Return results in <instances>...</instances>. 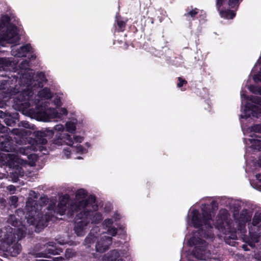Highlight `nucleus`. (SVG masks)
Instances as JSON below:
<instances>
[{"instance_id": "obj_27", "label": "nucleus", "mask_w": 261, "mask_h": 261, "mask_svg": "<svg viewBox=\"0 0 261 261\" xmlns=\"http://www.w3.org/2000/svg\"><path fill=\"white\" fill-rule=\"evenodd\" d=\"M251 130L255 133H261V123L253 125L251 127Z\"/></svg>"}, {"instance_id": "obj_40", "label": "nucleus", "mask_w": 261, "mask_h": 261, "mask_svg": "<svg viewBox=\"0 0 261 261\" xmlns=\"http://www.w3.org/2000/svg\"><path fill=\"white\" fill-rule=\"evenodd\" d=\"M56 259L58 260V261H62V260H63V258L61 257V258H57Z\"/></svg>"}, {"instance_id": "obj_20", "label": "nucleus", "mask_w": 261, "mask_h": 261, "mask_svg": "<svg viewBox=\"0 0 261 261\" xmlns=\"http://www.w3.org/2000/svg\"><path fill=\"white\" fill-rule=\"evenodd\" d=\"M24 175V171L22 167H18L14 169L12 172V179L13 182H17L19 177H22Z\"/></svg>"}, {"instance_id": "obj_30", "label": "nucleus", "mask_w": 261, "mask_h": 261, "mask_svg": "<svg viewBox=\"0 0 261 261\" xmlns=\"http://www.w3.org/2000/svg\"><path fill=\"white\" fill-rule=\"evenodd\" d=\"M179 82L177 84V87L180 88L183 86L184 84H186L187 82L186 80H183L181 77H179L178 78Z\"/></svg>"}, {"instance_id": "obj_45", "label": "nucleus", "mask_w": 261, "mask_h": 261, "mask_svg": "<svg viewBox=\"0 0 261 261\" xmlns=\"http://www.w3.org/2000/svg\"><path fill=\"white\" fill-rule=\"evenodd\" d=\"M118 261H123L122 259H119Z\"/></svg>"}, {"instance_id": "obj_9", "label": "nucleus", "mask_w": 261, "mask_h": 261, "mask_svg": "<svg viewBox=\"0 0 261 261\" xmlns=\"http://www.w3.org/2000/svg\"><path fill=\"white\" fill-rule=\"evenodd\" d=\"M252 225L249 228L250 240L248 244L252 248L255 247V243L259 242L261 230V212L255 213L252 219Z\"/></svg>"}, {"instance_id": "obj_31", "label": "nucleus", "mask_w": 261, "mask_h": 261, "mask_svg": "<svg viewBox=\"0 0 261 261\" xmlns=\"http://www.w3.org/2000/svg\"><path fill=\"white\" fill-rule=\"evenodd\" d=\"M7 190L10 192V194H13L16 190L15 187L13 185H10L7 187Z\"/></svg>"}, {"instance_id": "obj_39", "label": "nucleus", "mask_w": 261, "mask_h": 261, "mask_svg": "<svg viewBox=\"0 0 261 261\" xmlns=\"http://www.w3.org/2000/svg\"><path fill=\"white\" fill-rule=\"evenodd\" d=\"M58 243L61 245H63L65 244V242L63 241L62 242H58Z\"/></svg>"}, {"instance_id": "obj_23", "label": "nucleus", "mask_w": 261, "mask_h": 261, "mask_svg": "<svg viewBox=\"0 0 261 261\" xmlns=\"http://www.w3.org/2000/svg\"><path fill=\"white\" fill-rule=\"evenodd\" d=\"M66 130L71 133H74L76 129V123L70 121L66 123Z\"/></svg>"}, {"instance_id": "obj_7", "label": "nucleus", "mask_w": 261, "mask_h": 261, "mask_svg": "<svg viewBox=\"0 0 261 261\" xmlns=\"http://www.w3.org/2000/svg\"><path fill=\"white\" fill-rule=\"evenodd\" d=\"M95 197L91 195L88 200L86 201H81L78 204H74L71 206V212H69V217L74 215V213L82 211L84 215H90L89 216V220L91 223H99L102 219V215L99 212H96L98 210V205L95 203Z\"/></svg>"}, {"instance_id": "obj_1", "label": "nucleus", "mask_w": 261, "mask_h": 261, "mask_svg": "<svg viewBox=\"0 0 261 261\" xmlns=\"http://www.w3.org/2000/svg\"><path fill=\"white\" fill-rule=\"evenodd\" d=\"M206 205H202V219L199 211L193 210L192 212V218L190 225H193L195 228H198L197 234L190 239L188 243L190 246H194V249L192 251L193 255L200 260H206L208 258L211 253L207 249V244L205 241L199 237L197 235L203 237L207 239H213L214 234L212 229L213 225H215L220 232L225 235V242L231 245L234 246L235 240L237 239V230L234 227V223L238 227V230L241 233H245L246 230L245 223L250 220V216L247 210L242 211L240 214L239 222H233L229 219V214L225 209H221L219 211L217 217L216 222L214 223L212 219V213L207 212L205 208Z\"/></svg>"}, {"instance_id": "obj_25", "label": "nucleus", "mask_w": 261, "mask_h": 261, "mask_svg": "<svg viewBox=\"0 0 261 261\" xmlns=\"http://www.w3.org/2000/svg\"><path fill=\"white\" fill-rule=\"evenodd\" d=\"M73 149L76 151L77 152L79 153H86L87 150L86 149L84 148L83 146H82L81 145L77 144L75 147H73Z\"/></svg>"}, {"instance_id": "obj_46", "label": "nucleus", "mask_w": 261, "mask_h": 261, "mask_svg": "<svg viewBox=\"0 0 261 261\" xmlns=\"http://www.w3.org/2000/svg\"><path fill=\"white\" fill-rule=\"evenodd\" d=\"M35 197L36 198H37V195H36L35 196Z\"/></svg>"}, {"instance_id": "obj_2", "label": "nucleus", "mask_w": 261, "mask_h": 261, "mask_svg": "<svg viewBox=\"0 0 261 261\" xmlns=\"http://www.w3.org/2000/svg\"><path fill=\"white\" fill-rule=\"evenodd\" d=\"M34 76L33 72L31 76L27 79L18 95L14 98L16 102L24 108L34 106L37 116L41 121L48 122L53 119L56 121L62 119L63 115L67 114V111L65 108L57 110L48 107L47 101L52 97L49 89L45 88L40 91L37 95H34V91L42 86L43 83L46 81L44 73L42 72H38L35 79Z\"/></svg>"}, {"instance_id": "obj_32", "label": "nucleus", "mask_w": 261, "mask_h": 261, "mask_svg": "<svg viewBox=\"0 0 261 261\" xmlns=\"http://www.w3.org/2000/svg\"><path fill=\"white\" fill-rule=\"evenodd\" d=\"M20 124H21V126L27 128H31V125L27 121H21Z\"/></svg>"}, {"instance_id": "obj_22", "label": "nucleus", "mask_w": 261, "mask_h": 261, "mask_svg": "<svg viewBox=\"0 0 261 261\" xmlns=\"http://www.w3.org/2000/svg\"><path fill=\"white\" fill-rule=\"evenodd\" d=\"M219 13L222 17L227 19H232L236 16V13L230 10H220Z\"/></svg>"}, {"instance_id": "obj_44", "label": "nucleus", "mask_w": 261, "mask_h": 261, "mask_svg": "<svg viewBox=\"0 0 261 261\" xmlns=\"http://www.w3.org/2000/svg\"><path fill=\"white\" fill-rule=\"evenodd\" d=\"M75 159H81L82 158L81 157H77V158H75Z\"/></svg>"}, {"instance_id": "obj_5", "label": "nucleus", "mask_w": 261, "mask_h": 261, "mask_svg": "<svg viewBox=\"0 0 261 261\" xmlns=\"http://www.w3.org/2000/svg\"><path fill=\"white\" fill-rule=\"evenodd\" d=\"M24 215L22 209H18L15 214L10 215L7 220L9 226L0 228V249L3 250L12 256H16L21 250V246L18 241L24 237L26 227L20 220Z\"/></svg>"}, {"instance_id": "obj_15", "label": "nucleus", "mask_w": 261, "mask_h": 261, "mask_svg": "<svg viewBox=\"0 0 261 261\" xmlns=\"http://www.w3.org/2000/svg\"><path fill=\"white\" fill-rule=\"evenodd\" d=\"M251 138L244 139V142L247 146L257 150H261V136L259 135H250Z\"/></svg>"}, {"instance_id": "obj_6", "label": "nucleus", "mask_w": 261, "mask_h": 261, "mask_svg": "<svg viewBox=\"0 0 261 261\" xmlns=\"http://www.w3.org/2000/svg\"><path fill=\"white\" fill-rule=\"evenodd\" d=\"M17 61L9 58L0 59V75L5 76L6 74L2 73L3 71H18L20 75L18 80V85L14 87L11 86L13 83L17 82V77L15 75H12L13 80H4L0 81V94L7 97L12 95H18L20 92L23 86L27 82V79L31 76L33 73V70L31 69L29 62L28 60L23 61L19 65V69H16V63Z\"/></svg>"}, {"instance_id": "obj_47", "label": "nucleus", "mask_w": 261, "mask_h": 261, "mask_svg": "<svg viewBox=\"0 0 261 261\" xmlns=\"http://www.w3.org/2000/svg\"><path fill=\"white\" fill-rule=\"evenodd\" d=\"M32 193H33L34 194H36V193L34 192H32Z\"/></svg>"}, {"instance_id": "obj_26", "label": "nucleus", "mask_w": 261, "mask_h": 261, "mask_svg": "<svg viewBox=\"0 0 261 261\" xmlns=\"http://www.w3.org/2000/svg\"><path fill=\"white\" fill-rule=\"evenodd\" d=\"M227 0H216V7L217 10L219 11L221 7L225 3Z\"/></svg>"}, {"instance_id": "obj_24", "label": "nucleus", "mask_w": 261, "mask_h": 261, "mask_svg": "<svg viewBox=\"0 0 261 261\" xmlns=\"http://www.w3.org/2000/svg\"><path fill=\"white\" fill-rule=\"evenodd\" d=\"M76 256V252L72 249H66L65 256L67 259H70Z\"/></svg>"}, {"instance_id": "obj_13", "label": "nucleus", "mask_w": 261, "mask_h": 261, "mask_svg": "<svg viewBox=\"0 0 261 261\" xmlns=\"http://www.w3.org/2000/svg\"><path fill=\"white\" fill-rule=\"evenodd\" d=\"M45 250L38 253L37 257H47L49 255H56L60 254L62 251V249L57 248L56 246V243L54 242H49L44 245Z\"/></svg>"}, {"instance_id": "obj_4", "label": "nucleus", "mask_w": 261, "mask_h": 261, "mask_svg": "<svg viewBox=\"0 0 261 261\" xmlns=\"http://www.w3.org/2000/svg\"><path fill=\"white\" fill-rule=\"evenodd\" d=\"M54 135L53 130L46 129L44 131H38L35 133V138L31 144L24 147L14 148L13 144L12 137L5 134L2 135L0 138V149L6 152H12L14 151L16 153H8L7 161L11 165L17 166L18 164L23 165L29 159L32 150H42L43 145L47 143L46 138H50Z\"/></svg>"}, {"instance_id": "obj_12", "label": "nucleus", "mask_w": 261, "mask_h": 261, "mask_svg": "<svg viewBox=\"0 0 261 261\" xmlns=\"http://www.w3.org/2000/svg\"><path fill=\"white\" fill-rule=\"evenodd\" d=\"M97 240L95 245L96 251L98 252L103 253L107 251L112 243V238L106 236V232H103L99 237H97Z\"/></svg>"}, {"instance_id": "obj_29", "label": "nucleus", "mask_w": 261, "mask_h": 261, "mask_svg": "<svg viewBox=\"0 0 261 261\" xmlns=\"http://www.w3.org/2000/svg\"><path fill=\"white\" fill-rule=\"evenodd\" d=\"M10 200L11 201V204L15 206L18 201V197L16 196H12L10 197Z\"/></svg>"}, {"instance_id": "obj_42", "label": "nucleus", "mask_w": 261, "mask_h": 261, "mask_svg": "<svg viewBox=\"0 0 261 261\" xmlns=\"http://www.w3.org/2000/svg\"><path fill=\"white\" fill-rule=\"evenodd\" d=\"M35 58H36V57H35L34 55H31V58L35 59Z\"/></svg>"}, {"instance_id": "obj_3", "label": "nucleus", "mask_w": 261, "mask_h": 261, "mask_svg": "<svg viewBox=\"0 0 261 261\" xmlns=\"http://www.w3.org/2000/svg\"><path fill=\"white\" fill-rule=\"evenodd\" d=\"M87 195V192L83 189L78 190L75 194L76 201L72 203L68 207L67 204L68 202L70 196L68 194H65L60 197L59 202L56 207L55 202H53L49 204L47 207L48 212L43 216L41 210L42 205L40 201H37L31 197H29L26 202L27 213L25 218L27 223L30 225H33L35 227L36 231H39L47 225V222L52 219L53 214L57 213L60 215L65 214L66 211L67 215L69 217L68 213L72 212L71 206L74 204H78L81 201H86L87 199L84 200Z\"/></svg>"}, {"instance_id": "obj_33", "label": "nucleus", "mask_w": 261, "mask_h": 261, "mask_svg": "<svg viewBox=\"0 0 261 261\" xmlns=\"http://www.w3.org/2000/svg\"><path fill=\"white\" fill-rule=\"evenodd\" d=\"M70 152L71 150H69L68 149H64V154L66 155L67 158H69L70 157Z\"/></svg>"}, {"instance_id": "obj_28", "label": "nucleus", "mask_w": 261, "mask_h": 261, "mask_svg": "<svg viewBox=\"0 0 261 261\" xmlns=\"http://www.w3.org/2000/svg\"><path fill=\"white\" fill-rule=\"evenodd\" d=\"M53 102L54 105H56L57 107H60L61 105L60 98L58 96H56L55 97H54Z\"/></svg>"}, {"instance_id": "obj_8", "label": "nucleus", "mask_w": 261, "mask_h": 261, "mask_svg": "<svg viewBox=\"0 0 261 261\" xmlns=\"http://www.w3.org/2000/svg\"><path fill=\"white\" fill-rule=\"evenodd\" d=\"M10 18L7 15L2 16L0 20V45L4 43H14L19 41L20 38L16 27L9 25Z\"/></svg>"}, {"instance_id": "obj_36", "label": "nucleus", "mask_w": 261, "mask_h": 261, "mask_svg": "<svg viewBox=\"0 0 261 261\" xmlns=\"http://www.w3.org/2000/svg\"><path fill=\"white\" fill-rule=\"evenodd\" d=\"M242 248L245 250V251H247V250H249V249L248 248V247H247V245H245V244H243L242 245Z\"/></svg>"}, {"instance_id": "obj_18", "label": "nucleus", "mask_w": 261, "mask_h": 261, "mask_svg": "<svg viewBox=\"0 0 261 261\" xmlns=\"http://www.w3.org/2000/svg\"><path fill=\"white\" fill-rule=\"evenodd\" d=\"M113 223L114 221L112 219H107L103 222V225L107 228V233L114 237L117 233V229L115 227L112 226Z\"/></svg>"}, {"instance_id": "obj_41", "label": "nucleus", "mask_w": 261, "mask_h": 261, "mask_svg": "<svg viewBox=\"0 0 261 261\" xmlns=\"http://www.w3.org/2000/svg\"><path fill=\"white\" fill-rule=\"evenodd\" d=\"M215 204H216V202L215 201H212V203H211V204H212V206H214Z\"/></svg>"}, {"instance_id": "obj_14", "label": "nucleus", "mask_w": 261, "mask_h": 261, "mask_svg": "<svg viewBox=\"0 0 261 261\" xmlns=\"http://www.w3.org/2000/svg\"><path fill=\"white\" fill-rule=\"evenodd\" d=\"M32 48L30 44L24 46L18 47L17 45L12 46L11 54L12 56L17 57H25L28 53H32Z\"/></svg>"}, {"instance_id": "obj_17", "label": "nucleus", "mask_w": 261, "mask_h": 261, "mask_svg": "<svg viewBox=\"0 0 261 261\" xmlns=\"http://www.w3.org/2000/svg\"><path fill=\"white\" fill-rule=\"evenodd\" d=\"M99 231V228L98 227L96 226L93 227L89 235L85 238L84 242V245L89 247L91 244L93 243L94 239L97 237L96 233L97 231Z\"/></svg>"}, {"instance_id": "obj_43", "label": "nucleus", "mask_w": 261, "mask_h": 261, "mask_svg": "<svg viewBox=\"0 0 261 261\" xmlns=\"http://www.w3.org/2000/svg\"><path fill=\"white\" fill-rule=\"evenodd\" d=\"M40 201H42L43 202H44V199H40Z\"/></svg>"}, {"instance_id": "obj_35", "label": "nucleus", "mask_w": 261, "mask_h": 261, "mask_svg": "<svg viewBox=\"0 0 261 261\" xmlns=\"http://www.w3.org/2000/svg\"><path fill=\"white\" fill-rule=\"evenodd\" d=\"M114 218L115 219V220L116 221L117 220H118L120 219V215L116 213L114 215Z\"/></svg>"}, {"instance_id": "obj_16", "label": "nucleus", "mask_w": 261, "mask_h": 261, "mask_svg": "<svg viewBox=\"0 0 261 261\" xmlns=\"http://www.w3.org/2000/svg\"><path fill=\"white\" fill-rule=\"evenodd\" d=\"M11 134L17 136L14 137V139L17 144L22 143L24 139L26 138L27 136L30 135V131L25 130L24 129L14 128L11 131Z\"/></svg>"}, {"instance_id": "obj_10", "label": "nucleus", "mask_w": 261, "mask_h": 261, "mask_svg": "<svg viewBox=\"0 0 261 261\" xmlns=\"http://www.w3.org/2000/svg\"><path fill=\"white\" fill-rule=\"evenodd\" d=\"M90 215H84L81 211L76 215L74 223V231L79 237L84 236L90 227L89 216Z\"/></svg>"}, {"instance_id": "obj_21", "label": "nucleus", "mask_w": 261, "mask_h": 261, "mask_svg": "<svg viewBox=\"0 0 261 261\" xmlns=\"http://www.w3.org/2000/svg\"><path fill=\"white\" fill-rule=\"evenodd\" d=\"M119 256V252L115 249L105 254L103 256V259L106 261H115Z\"/></svg>"}, {"instance_id": "obj_38", "label": "nucleus", "mask_w": 261, "mask_h": 261, "mask_svg": "<svg viewBox=\"0 0 261 261\" xmlns=\"http://www.w3.org/2000/svg\"><path fill=\"white\" fill-rule=\"evenodd\" d=\"M210 261H220L219 259L215 258H210Z\"/></svg>"}, {"instance_id": "obj_11", "label": "nucleus", "mask_w": 261, "mask_h": 261, "mask_svg": "<svg viewBox=\"0 0 261 261\" xmlns=\"http://www.w3.org/2000/svg\"><path fill=\"white\" fill-rule=\"evenodd\" d=\"M56 131L61 132L57 135L58 140L56 141V144H61L65 143L68 146H72L74 144V142L76 143H81L83 141V138L79 136H75L73 137L74 141L72 138L67 134L61 133L64 130V127L62 124H57L54 127Z\"/></svg>"}, {"instance_id": "obj_37", "label": "nucleus", "mask_w": 261, "mask_h": 261, "mask_svg": "<svg viewBox=\"0 0 261 261\" xmlns=\"http://www.w3.org/2000/svg\"><path fill=\"white\" fill-rule=\"evenodd\" d=\"M256 177L258 180L261 181V174H256Z\"/></svg>"}, {"instance_id": "obj_34", "label": "nucleus", "mask_w": 261, "mask_h": 261, "mask_svg": "<svg viewBox=\"0 0 261 261\" xmlns=\"http://www.w3.org/2000/svg\"><path fill=\"white\" fill-rule=\"evenodd\" d=\"M117 24L120 28H122L125 26V22L123 21H119L117 20Z\"/></svg>"}, {"instance_id": "obj_19", "label": "nucleus", "mask_w": 261, "mask_h": 261, "mask_svg": "<svg viewBox=\"0 0 261 261\" xmlns=\"http://www.w3.org/2000/svg\"><path fill=\"white\" fill-rule=\"evenodd\" d=\"M199 10L197 8H193L192 7H188L186 9V12L185 13V16L186 17L187 20H194L196 15L199 13Z\"/></svg>"}]
</instances>
